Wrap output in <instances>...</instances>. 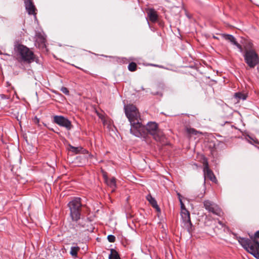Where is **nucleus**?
I'll list each match as a JSON object with an SVG mask.
<instances>
[{
	"mask_svg": "<svg viewBox=\"0 0 259 259\" xmlns=\"http://www.w3.org/2000/svg\"><path fill=\"white\" fill-rule=\"evenodd\" d=\"M125 113L130 124V133L135 136L143 138L146 140L148 135H151L157 141H161L163 138V134L158 128V125L155 122H148L146 126L143 125L141 121L140 113L133 105L124 106Z\"/></svg>",
	"mask_w": 259,
	"mask_h": 259,
	"instance_id": "f257e3e1",
	"label": "nucleus"
},
{
	"mask_svg": "<svg viewBox=\"0 0 259 259\" xmlns=\"http://www.w3.org/2000/svg\"><path fill=\"white\" fill-rule=\"evenodd\" d=\"M68 206L71 220L68 221L65 227L72 235H77L78 232L84 227V225L79 222L82 206L81 199L79 197L74 198L68 203Z\"/></svg>",
	"mask_w": 259,
	"mask_h": 259,
	"instance_id": "f03ea898",
	"label": "nucleus"
},
{
	"mask_svg": "<svg viewBox=\"0 0 259 259\" xmlns=\"http://www.w3.org/2000/svg\"><path fill=\"white\" fill-rule=\"evenodd\" d=\"M250 238L251 239L238 237L237 240L246 251L256 259H259V242L253 239L252 237H250Z\"/></svg>",
	"mask_w": 259,
	"mask_h": 259,
	"instance_id": "7ed1b4c3",
	"label": "nucleus"
},
{
	"mask_svg": "<svg viewBox=\"0 0 259 259\" xmlns=\"http://www.w3.org/2000/svg\"><path fill=\"white\" fill-rule=\"evenodd\" d=\"M15 49L24 62L30 63L34 61V55L33 53L26 47L22 45H18L15 47Z\"/></svg>",
	"mask_w": 259,
	"mask_h": 259,
	"instance_id": "20e7f679",
	"label": "nucleus"
},
{
	"mask_svg": "<svg viewBox=\"0 0 259 259\" xmlns=\"http://www.w3.org/2000/svg\"><path fill=\"white\" fill-rule=\"evenodd\" d=\"M181 203V215L184 224V227L187 229L189 233H191L192 231L193 225L190 220V214L189 211L186 209L184 204L182 202V200L180 198Z\"/></svg>",
	"mask_w": 259,
	"mask_h": 259,
	"instance_id": "39448f33",
	"label": "nucleus"
},
{
	"mask_svg": "<svg viewBox=\"0 0 259 259\" xmlns=\"http://www.w3.org/2000/svg\"><path fill=\"white\" fill-rule=\"evenodd\" d=\"M245 62L250 68H254L259 62L258 55L253 50H247L244 55Z\"/></svg>",
	"mask_w": 259,
	"mask_h": 259,
	"instance_id": "423d86ee",
	"label": "nucleus"
},
{
	"mask_svg": "<svg viewBox=\"0 0 259 259\" xmlns=\"http://www.w3.org/2000/svg\"><path fill=\"white\" fill-rule=\"evenodd\" d=\"M53 121L59 126L65 127L68 131L71 130L73 127L71 122L67 118L62 115L54 116Z\"/></svg>",
	"mask_w": 259,
	"mask_h": 259,
	"instance_id": "0eeeda50",
	"label": "nucleus"
},
{
	"mask_svg": "<svg viewBox=\"0 0 259 259\" xmlns=\"http://www.w3.org/2000/svg\"><path fill=\"white\" fill-rule=\"evenodd\" d=\"M205 208L212 214L221 216L223 212L218 205L209 200H205L203 202Z\"/></svg>",
	"mask_w": 259,
	"mask_h": 259,
	"instance_id": "6e6552de",
	"label": "nucleus"
},
{
	"mask_svg": "<svg viewBox=\"0 0 259 259\" xmlns=\"http://www.w3.org/2000/svg\"><path fill=\"white\" fill-rule=\"evenodd\" d=\"M202 163L203 165V172L204 177H207L211 181L214 182L216 180V178L212 170L209 168L207 159L205 157L203 158Z\"/></svg>",
	"mask_w": 259,
	"mask_h": 259,
	"instance_id": "1a4fd4ad",
	"label": "nucleus"
},
{
	"mask_svg": "<svg viewBox=\"0 0 259 259\" xmlns=\"http://www.w3.org/2000/svg\"><path fill=\"white\" fill-rule=\"evenodd\" d=\"M25 9L29 15H33L35 16L36 9L35 7L32 0H25Z\"/></svg>",
	"mask_w": 259,
	"mask_h": 259,
	"instance_id": "9d476101",
	"label": "nucleus"
},
{
	"mask_svg": "<svg viewBox=\"0 0 259 259\" xmlns=\"http://www.w3.org/2000/svg\"><path fill=\"white\" fill-rule=\"evenodd\" d=\"M149 20L152 22H155L158 19V15L156 12L153 9H150L147 12Z\"/></svg>",
	"mask_w": 259,
	"mask_h": 259,
	"instance_id": "9b49d317",
	"label": "nucleus"
},
{
	"mask_svg": "<svg viewBox=\"0 0 259 259\" xmlns=\"http://www.w3.org/2000/svg\"><path fill=\"white\" fill-rule=\"evenodd\" d=\"M147 199L149 201L150 203L151 204V205L154 208H156L157 211H159L160 210V209L157 204V201H156L155 198H154L153 197H152L151 195H148L147 196Z\"/></svg>",
	"mask_w": 259,
	"mask_h": 259,
	"instance_id": "f8f14e48",
	"label": "nucleus"
},
{
	"mask_svg": "<svg viewBox=\"0 0 259 259\" xmlns=\"http://www.w3.org/2000/svg\"><path fill=\"white\" fill-rule=\"evenodd\" d=\"M228 40H229L233 45H235L240 50L241 52H242L241 46L237 42L235 38L233 35L228 34Z\"/></svg>",
	"mask_w": 259,
	"mask_h": 259,
	"instance_id": "ddd939ff",
	"label": "nucleus"
},
{
	"mask_svg": "<svg viewBox=\"0 0 259 259\" xmlns=\"http://www.w3.org/2000/svg\"><path fill=\"white\" fill-rule=\"evenodd\" d=\"M104 179L106 183L110 188L114 189L116 187V179L115 178L108 179L107 177H105Z\"/></svg>",
	"mask_w": 259,
	"mask_h": 259,
	"instance_id": "4468645a",
	"label": "nucleus"
},
{
	"mask_svg": "<svg viewBox=\"0 0 259 259\" xmlns=\"http://www.w3.org/2000/svg\"><path fill=\"white\" fill-rule=\"evenodd\" d=\"M247 98V95L244 93H242L240 92L236 93L234 94V99L236 100V102H238L240 100L242 99L244 100Z\"/></svg>",
	"mask_w": 259,
	"mask_h": 259,
	"instance_id": "2eb2a0df",
	"label": "nucleus"
},
{
	"mask_svg": "<svg viewBox=\"0 0 259 259\" xmlns=\"http://www.w3.org/2000/svg\"><path fill=\"white\" fill-rule=\"evenodd\" d=\"M110 254L109 255V259H120L119 255L116 250L110 249Z\"/></svg>",
	"mask_w": 259,
	"mask_h": 259,
	"instance_id": "dca6fc26",
	"label": "nucleus"
},
{
	"mask_svg": "<svg viewBox=\"0 0 259 259\" xmlns=\"http://www.w3.org/2000/svg\"><path fill=\"white\" fill-rule=\"evenodd\" d=\"M80 248L78 246H72L70 249V253L73 257H77V252Z\"/></svg>",
	"mask_w": 259,
	"mask_h": 259,
	"instance_id": "f3484780",
	"label": "nucleus"
},
{
	"mask_svg": "<svg viewBox=\"0 0 259 259\" xmlns=\"http://www.w3.org/2000/svg\"><path fill=\"white\" fill-rule=\"evenodd\" d=\"M68 149L69 151H70L75 154H77L82 149V148H81L80 147H74L69 144L68 145Z\"/></svg>",
	"mask_w": 259,
	"mask_h": 259,
	"instance_id": "a211bd4d",
	"label": "nucleus"
},
{
	"mask_svg": "<svg viewBox=\"0 0 259 259\" xmlns=\"http://www.w3.org/2000/svg\"><path fill=\"white\" fill-rule=\"evenodd\" d=\"M128 69L131 71H135L137 69V64L134 62H131L128 66Z\"/></svg>",
	"mask_w": 259,
	"mask_h": 259,
	"instance_id": "6ab92c4d",
	"label": "nucleus"
},
{
	"mask_svg": "<svg viewBox=\"0 0 259 259\" xmlns=\"http://www.w3.org/2000/svg\"><path fill=\"white\" fill-rule=\"evenodd\" d=\"M107 239L109 242H114L115 241V237L114 235H109L107 236Z\"/></svg>",
	"mask_w": 259,
	"mask_h": 259,
	"instance_id": "aec40b11",
	"label": "nucleus"
},
{
	"mask_svg": "<svg viewBox=\"0 0 259 259\" xmlns=\"http://www.w3.org/2000/svg\"><path fill=\"white\" fill-rule=\"evenodd\" d=\"M60 91L63 93H64V94L66 95H68L69 94V92L67 88H66V87H62L60 89Z\"/></svg>",
	"mask_w": 259,
	"mask_h": 259,
	"instance_id": "412c9836",
	"label": "nucleus"
},
{
	"mask_svg": "<svg viewBox=\"0 0 259 259\" xmlns=\"http://www.w3.org/2000/svg\"><path fill=\"white\" fill-rule=\"evenodd\" d=\"M187 132L190 134H192L194 135L196 134V131L194 128H187Z\"/></svg>",
	"mask_w": 259,
	"mask_h": 259,
	"instance_id": "4be33fe9",
	"label": "nucleus"
},
{
	"mask_svg": "<svg viewBox=\"0 0 259 259\" xmlns=\"http://www.w3.org/2000/svg\"><path fill=\"white\" fill-rule=\"evenodd\" d=\"M255 238H259V231H257L254 234L253 239H255Z\"/></svg>",
	"mask_w": 259,
	"mask_h": 259,
	"instance_id": "5701e85b",
	"label": "nucleus"
},
{
	"mask_svg": "<svg viewBox=\"0 0 259 259\" xmlns=\"http://www.w3.org/2000/svg\"><path fill=\"white\" fill-rule=\"evenodd\" d=\"M99 117L102 119L104 124H107V121L105 118H102L101 116H99Z\"/></svg>",
	"mask_w": 259,
	"mask_h": 259,
	"instance_id": "b1692460",
	"label": "nucleus"
},
{
	"mask_svg": "<svg viewBox=\"0 0 259 259\" xmlns=\"http://www.w3.org/2000/svg\"><path fill=\"white\" fill-rule=\"evenodd\" d=\"M81 159L83 160L84 162H85L87 160V158L85 156H83Z\"/></svg>",
	"mask_w": 259,
	"mask_h": 259,
	"instance_id": "393cba45",
	"label": "nucleus"
},
{
	"mask_svg": "<svg viewBox=\"0 0 259 259\" xmlns=\"http://www.w3.org/2000/svg\"><path fill=\"white\" fill-rule=\"evenodd\" d=\"M219 223L220 224V225L223 227L224 226V224H223L222 222H221L220 221H219Z\"/></svg>",
	"mask_w": 259,
	"mask_h": 259,
	"instance_id": "a878e982",
	"label": "nucleus"
},
{
	"mask_svg": "<svg viewBox=\"0 0 259 259\" xmlns=\"http://www.w3.org/2000/svg\"><path fill=\"white\" fill-rule=\"evenodd\" d=\"M81 158V156H78L77 157V158Z\"/></svg>",
	"mask_w": 259,
	"mask_h": 259,
	"instance_id": "bb28decb",
	"label": "nucleus"
},
{
	"mask_svg": "<svg viewBox=\"0 0 259 259\" xmlns=\"http://www.w3.org/2000/svg\"><path fill=\"white\" fill-rule=\"evenodd\" d=\"M152 66H158V65H152Z\"/></svg>",
	"mask_w": 259,
	"mask_h": 259,
	"instance_id": "cd10ccee",
	"label": "nucleus"
}]
</instances>
